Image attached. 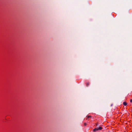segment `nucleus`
I'll return each mask as SVG.
<instances>
[{
	"mask_svg": "<svg viewBox=\"0 0 132 132\" xmlns=\"http://www.w3.org/2000/svg\"><path fill=\"white\" fill-rule=\"evenodd\" d=\"M98 130H101L103 129L101 127H100L98 128H97Z\"/></svg>",
	"mask_w": 132,
	"mask_h": 132,
	"instance_id": "f257e3e1",
	"label": "nucleus"
},
{
	"mask_svg": "<svg viewBox=\"0 0 132 132\" xmlns=\"http://www.w3.org/2000/svg\"><path fill=\"white\" fill-rule=\"evenodd\" d=\"M93 131H95L98 130V129L97 128H95L93 129Z\"/></svg>",
	"mask_w": 132,
	"mask_h": 132,
	"instance_id": "f03ea898",
	"label": "nucleus"
},
{
	"mask_svg": "<svg viewBox=\"0 0 132 132\" xmlns=\"http://www.w3.org/2000/svg\"><path fill=\"white\" fill-rule=\"evenodd\" d=\"M123 104L124 105L126 106L127 104V103L126 102H123Z\"/></svg>",
	"mask_w": 132,
	"mask_h": 132,
	"instance_id": "7ed1b4c3",
	"label": "nucleus"
},
{
	"mask_svg": "<svg viewBox=\"0 0 132 132\" xmlns=\"http://www.w3.org/2000/svg\"><path fill=\"white\" fill-rule=\"evenodd\" d=\"M86 117L87 118H91L92 117L90 116H87Z\"/></svg>",
	"mask_w": 132,
	"mask_h": 132,
	"instance_id": "20e7f679",
	"label": "nucleus"
},
{
	"mask_svg": "<svg viewBox=\"0 0 132 132\" xmlns=\"http://www.w3.org/2000/svg\"><path fill=\"white\" fill-rule=\"evenodd\" d=\"M86 84L87 86H88L89 85V83L88 82H87Z\"/></svg>",
	"mask_w": 132,
	"mask_h": 132,
	"instance_id": "39448f33",
	"label": "nucleus"
},
{
	"mask_svg": "<svg viewBox=\"0 0 132 132\" xmlns=\"http://www.w3.org/2000/svg\"><path fill=\"white\" fill-rule=\"evenodd\" d=\"M84 125L85 126H86V123H84Z\"/></svg>",
	"mask_w": 132,
	"mask_h": 132,
	"instance_id": "423d86ee",
	"label": "nucleus"
},
{
	"mask_svg": "<svg viewBox=\"0 0 132 132\" xmlns=\"http://www.w3.org/2000/svg\"><path fill=\"white\" fill-rule=\"evenodd\" d=\"M130 102H132V99L130 100Z\"/></svg>",
	"mask_w": 132,
	"mask_h": 132,
	"instance_id": "0eeeda50",
	"label": "nucleus"
},
{
	"mask_svg": "<svg viewBox=\"0 0 132 132\" xmlns=\"http://www.w3.org/2000/svg\"><path fill=\"white\" fill-rule=\"evenodd\" d=\"M96 125H98V124L97 123V124H96Z\"/></svg>",
	"mask_w": 132,
	"mask_h": 132,
	"instance_id": "6e6552de",
	"label": "nucleus"
}]
</instances>
